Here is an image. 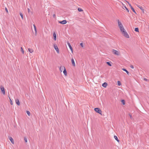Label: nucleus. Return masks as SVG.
Returning a JSON list of instances; mask_svg holds the SVG:
<instances>
[{
  "label": "nucleus",
  "mask_w": 149,
  "mask_h": 149,
  "mask_svg": "<svg viewBox=\"0 0 149 149\" xmlns=\"http://www.w3.org/2000/svg\"><path fill=\"white\" fill-rule=\"evenodd\" d=\"M53 36L54 38V39L55 40H56V35L55 32H54L53 33Z\"/></svg>",
  "instance_id": "15"
},
{
  "label": "nucleus",
  "mask_w": 149,
  "mask_h": 149,
  "mask_svg": "<svg viewBox=\"0 0 149 149\" xmlns=\"http://www.w3.org/2000/svg\"><path fill=\"white\" fill-rule=\"evenodd\" d=\"M113 53L119 56L120 55V52H118V51L114 49H113L112 50Z\"/></svg>",
  "instance_id": "4"
},
{
  "label": "nucleus",
  "mask_w": 149,
  "mask_h": 149,
  "mask_svg": "<svg viewBox=\"0 0 149 149\" xmlns=\"http://www.w3.org/2000/svg\"><path fill=\"white\" fill-rule=\"evenodd\" d=\"M15 102L16 103V104L18 106L20 105V103L19 102V99H17L15 100Z\"/></svg>",
  "instance_id": "10"
},
{
  "label": "nucleus",
  "mask_w": 149,
  "mask_h": 149,
  "mask_svg": "<svg viewBox=\"0 0 149 149\" xmlns=\"http://www.w3.org/2000/svg\"><path fill=\"white\" fill-rule=\"evenodd\" d=\"M28 49L30 53H32L33 52V50L32 49L28 48Z\"/></svg>",
  "instance_id": "18"
},
{
  "label": "nucleus",
  "mask_w": 149,
  "mask_h": 149,
  "mask_svg": "<svg viewBox=\"0 0 149 149\" xmlns=\"http://www.w3.org/2000/svg\"><path fill=\"white\" fill-rule=\"evenodd\" d=\"M119 86H120L121 85V83L120 81H118L117 82Z\"/></svg>",
  "instance_id": "29"
},
{
  "label": "nucleus",
  "mask_w": 149,
  "mask_h": 149,
  "mask_svg": "<svg viewBox=\"0 0 149 149\" xmlns=\"http://www.w3.org/2000/svg\"><path fill=\"white\" fill-rule=\"evenodd\" d=\"M107 64L109 66H111V65L110 63L109 62H106Z\"/></svg>",
  "instance_id": "27"
},
{
  "label": "nucleus",
  "mask_w": 149,
  "mask_h": 149,
  "mask_svg": "<svg viewBox=\"0 0 149 149\" xmlns=\"http://www.w3.org/2000/svg\"><path fill=\"white\" fill-rule=\"evenodd\" d=\"M26 112L29 116H30V113L29 111H26Z\"/></svg>",
  "instance_id": "25"
},
{
  "label": "nucleus",
  "mask_w": 149,
  "mask_h": 149,
  "mask_svg": "<svg viewBox=\"0 0 149 149\" xmlns=\"http://www.w3.org/2000/svg\"><path fill=\"white\" fill-rule=\"evenodd\" d=\"M122 34L125 37L128 38H129L130 36L125 30L123 31V32H122Z\"/></svg>",
  "instance_id": "1"
},
{
  "label": "nucleus",
  "mask_w": 149,
  "mask_h": 149,
  "mask_svg": "<svg viewBox=\"0 0 149 149\" xmlns=\"http://www.w3.org/2000/svg\"><path fill=\"white\" fill-rule=\"evenodd\" d=\"M24 141L26 143L27 141V139L26 138H24Z\"/></svg>",
  "instance_id": "36"
},
{
  "label": "nucleus",
  "mask_w": 149,
  "mask_h": 149,
  "mask_svg": "<svg viewBox=\"0 0 149 149\" xmlns=\"http://www.w3.org/2000/svg\"><path fill=\"white\" fill-rule=\"evenodd\" d=\"M65 67L64 66H60V71H61V72H62L63 71V70L64 69H65Z\"/></svg>",
  "instance_id": "9"
},
{
  "label": "nucleus",
  "mask_w": 149,
  "mask_h": 149,
  "mask_svg": "<svg viewBox=\"0 0 149 149\" xmlns=\"http://www.w3.org/2000/svg\"><path fill=\"white\" fill-rule=\"evenodd\" d=\"M5 10L6 11V12L8 13V9L6 8H5Z\"/></svg>",
  "instance_id": "34"
},
{
  "label": "nucleus",
  "mask_w": 149,
  "mask_h": 149,
  "mask_svg": "<svg viewBox=\"0 0 149 149\" xmlns=\"http://www.w3.org/2000/svg\"><path fill=\"white\" fill-rule=\"evenodd\" d=\"M129 116H130V118H131V119H132V115H131L130 114H129Z\"/></svg>",
  "instance_id": "37"
},
{
  "label": "nucleus",
  "mask_w": 149,
  "mask_h": 149,
  "mask_svg": "<svg viewBox=\"0 0 149 149\" xmlns=\"http://www.w3.org/2000/svg\"><path fill=\"white\" fill-rule=\"evenodd\" d=\"M127 2L128 3V4L129 5V4H131L129 2H128L127 1Z\"/></svg>",
  "instance_id": "40"
},
{
  "label": "nucleus",
  "mask_w": 149,
  "mask_h": 149,
  "mask_svg": "<svg viewBox=\"0 0 149 149\" xmlns=\"http://www.w3.org/2000/svg\"><path fill=\"white\" fill-rule=\"evenodd\" d=\"M9 140H10L11 142L12 143V144H14V140L13 138L11 137H9Z\"/></svg>",
  "instance_id": "11"
},
{
  "label": "nucleus",
  "mask_w": 149,
  "mask_h": 149,
  "mask_svg": "<svg viewBox=\"0 0 149 149\" xmlns=\"http://www.w3.org/2000/svg\"><path fill=\"white\" fill-rule=\"evenodd\" d=\"M120 29V31L121 32H123V31H124L125 30V29H124L123 26H122L121 27L119 28Z\"/></svg>",
  "instance_id": "14"
},
{
  "label": "nucleus",
  "mask_w": 149,
  "mask_h": 149,
  "mask_svg": "<svg viewBox=\"0 0 149 149\" xmlns=\"http://www.w3.org/2000/svg\"><path fill=\"white\" fill-rule=\"evenodd\" d=\"M63 73L64 74L65 76H66L67 75V71L66 70L65 68V69H64V70L63 71Z\"/></svg>",
  "instance_id": "19"
},
{
  "label": "nucleus",
  "mask_w": 149,
  "mask_h": 149,
  "mask_svg": "<svg viewBox=\"0 0 149 149\" xmlns=\"http://www.w3.org/2000/svg\"><path fill=\"white\" fill-rule=\"evenodd\" d=\"M94 110L97 113L102 114V111L99 108H96L94 109Z\"/></svg>",
  "instance_id": "2"
},
{
  "label": "nucleus",
  "mask_w": 149,
  "mask_h": 149,
  "mask_svg": "<svg viewBox=\"0 0 149 149\" xmlns=\"http://www.w3.org/2000/svg\"><path fill=\"white\" fill-rule=\"evenodd\" d=\"M130 67L132 69H133L134 68V67L133 65H131L130 66Z\"/></svg>",
  "instance_id": "35"
},
{
  "label": "nucleus",
  "mask_w": 149,
  "mask_h": 149,
  "mask_svg": "<svg viewBox=\"0 0 149 149\" xmlns=\"http://www.w3.org/2000/svg\"><path fill=\"white\" fill-rule=\"evenodd\" d=\"M78 10L79 12H82L83 11V10L80 8H78Z\"/></svg>",
  "instance_id": "24"
},
{
  "label": "nucleus",
  "mask_w": 149,
  "mask_h": 149,
  "mask_svg": "<svg viewBox=\"0 0 149 149\" xmlns=\"http://www.w3.org/2000/svg\"><path fill=\"white\" fill-rule=\"evenodd\" d=\"M80 45L82 47H84V45L83 43H81L80 44Z\"/></svg>",
  "instance_id": "32"
},
{
  "label": "nucleus",
  "mask_w": 149,
  "mask_h": 149,
  "mask_svg": "<svg viewBox=\"0 0 149 149\" xmlns=\"http://www.w3.org/2000/svg\"><path fill=\"white\" fill-rule=\"evenodd\" d=\"M123 9H124L125 10H126L127 12H129V10L127 8V7L126 6H124L123 7Z\"/></svg>",
  "instance_id": "17"
},
{
  "label": "nucleus",
  "mask_w": 149,
  "mask_h": 149,
  "mask_svg": "<svg viewBox=\"0 0 149 149\" xmlns=\"http://www.w3.org/2000/svg\"><path fill=\"white\" fill-rule=\"evenodd\" d=\"M54 47L56 51L57 52L58 54H59V49L56 45V44H54Z\"/></svg>",
  "instance_id": "5"
},
{
  "label": "nucleus",
  "mask_w": 149,
  "mask_h": 149,
  "mask_svg": "<svg viewBox=\"0 0 149 149\" xmlns=\"http://www.w3.org/2000/svg\"><path fill=\"white\" fill-rule=\"evenodd\" d=\"M137 6L139 7L141 10L143 11V12H144V10L143 9L142 6L139 5H136Z\"/></svg>",
  "instance_id": "8"
},
{
  "label": "nucleus",
  "mask_w": 149,
  "mask_h": 149,
  "mask_svg": "<svg viewBox=\"0 0 149 149\" xmlns=\"http://www.w3.org/2000/svg\"><path fill=\"white\" fill-rule=\"evenodd\" d=\"M27 10L28 13H29L30 12V9L29 8H28Z\"/></svg>",
  "instance_id": "38"
},
{
  "label": "nucleus",
  "mask_w": 149,
  "mask_h": 149,
  "mask_svg": "<svg viewBox=\"0 0 149 149\" xmlns=\"http://www.w3.org/2000/svg\"><path fill=\"white\" fill-rule=\"evenodd\" d=\"M107 84L106 82H104L102 84V86L106 88L107 86Z\"/></svg>",
  "instance_id": "13"
},
{
  "label": "nucleus",
  "mask_w": 149,
  "mask_h": 149,
  "mask_svg": "<svg viewBox=\"0 0 149 149\" xmlns=\"http://www.w3.org/2000/svg\"><path fill=\"white\" fill-rule=\"evenodd\" d=\"M33 26H34V30H35L36 33V32H37L36 27V26H35V25L34 24H33Z\"/></svg>",
  "instance_id": "22"
},
{
  "label": "nucleus",
  "mask_w": 149,
  "mask_h": 149,
  "mask_svg": "<svg viewBox=\"0 0 149 149\" xmlns=\"http://www.w3.org/2000/svg\"><path fill=\"white\" fill-rule=\"evenodd\" d=\"M10 104L12 105L13 104L10 98Z\"/></svg>",
  "instance_id": "33"
},
{
  "label": "nucleus",
  "mask_w": 149,
  "mask_h": 149,
  "mask_svg": "<svg viewBox=\"0 0 149 149\" xmlns=\"http://www.w3.org/2000/svg\"><path fill=\"white\" fill-rule=\"evenodd\" d=\"M144 80H146H146H147V79H146V78H144Z\"/></svg>",
  "instance_id": "42"
},
{
  "label": "nucleus",
  "mask_w": 149,
  "mask_h": 149,
  "mask_svg": "<svg viewBox=\"0 0 149 149\" xmlns=\"http://www.w3.org/2000/svg\"><path fill=\"white\" fill-rule=\"evenodd\" d=\"M114 138H115V139L118 142L119 141L118 140V137H117V136H114Z\"/></svg>",
  "instance_id": "23"
},
{
  "label": "nucleus",
  "mask_w": 149,
  "mask_h": 149,
  "mask_svg": "<svg viewBox=\"0 0 149 149\" xmlns=\"http://www.w3.org/2000/svg\"><path fill=\"white\" fill-rule=\"evenodd\" d=\"M122 70L124 71H125L127 73V74H129V72L125 68H122Z\"/></svg>",
  "instance_id": "21"
},
{
  "label": "nucleus",
  "mask_w": 149,
  "mask_h": 149,
  "mask_svg": "<svg viewBox=\"0 0 149 149\" xmlns=\"http://www.w3.org/2000/svg\"><path fill=\"white\" fill-rule=\"evenodd\" d=\"M129 6L130 7L131 9L133 11L134 13H135L136 14V13L134 9L133 8V7L132 6L131 4H129Z\"/></svg>",
  "instance_id": "12"
},
{
  "label": "nucleus",
  "mask_w": 149,
  "mask_h": 149,
  "mask_svg": "<svg viewBox=\"0 0 149 149\" xmlns=\"http://www.w3.org/2000/svg\"><path fill=\"white\" fill-rule=\"evenodd\" d=\"M122 4L123 5H124L123 4V3H122Z\"/></svg>",
  "instance_id": "43"
},
{
  "label": "nucleus",
  "mask_w": 149,
  "mask_h": 149,
  "mask_svg": "<svg viewBox=\"0 0 149 149\" xmlns=\"http://www.w3.org/2000/svg\"><path fill=\"white\" fill-rule=\"evenodd\" d=\"M118 25L119 28L121 27L122 26V27L123 26L121 22L118 19Z\"/></svg>",
  "instance_id": "6"
},
{
  "label": "nucleus",
  "mask_w": 149,
  "mask_h": 149,
  "mask_svg": "<svg viewBox=\"0 0 149 149\" xmlns=\"http://www.w3.org/2000/svg\"><path fill=\"white\" fill-rule=\"evenodd\" d=\"M21 51L22 52V53L23 54H24V51L23 49L22 48V47H21Z\"/></svg>",
  "instance_id": "30"
},
{
  "label": "nucleus",
  "mask_w": 149,
  "mask_h": 149,
  "mask_svg": "<svg viewBox=\"0 0 149 149\" xmlns=\"http://www.w3.org/2000/svg\"><path fill=\"white\" fill-rule=\"evenodd\" d=\"M0 88L1 91V92L3 93V94L4 95H5V91L3 86H0Z\"/></svg>",
  "instance_id": "3"
},
{
  "label": "nucleus",
  "mask_w": 149,
  "mask_h": 149,
  "mask_svg": "<svg viewBox=\"0 0 149 149\" xmlns=\"http://www.w3.org/2000/svg\"><path fill=\"white\" fill-rule=\"evenodd\" d=\"M62 24H65L66 23L67 21L66 20H63L62 21Z\"/></svg>",
  "instance_id": "20"
},
{
  "label": "nucleus",
  "mask_w": 149,
  "mask_h": 149,
  "mask_svg": "<svg viewBox=\"0 0 149 149\" xmlns=\"http://www.w3.org/2000/svg\"><path fill=\"white\" fill-rule=\"evenodd\" d=\"M67 44H68V46H69L71 50V51L72 52V53L73 52V49H72V48L71 46L70 43L69 42H68Z\"/></svg>",
  "instance_id": "7"
},
{
  "label": "nucleus",
  "mask_w": 149,
  "mask_h": 149,
  "mask_svg": "<svg viewBox=\"0 0 149 149\" xmlns=\"http://www.w3.org/2000/svg\"><path fill=\"white\" fill-rule=\"evenodd\" d=\"M59 22L61 24H62V21H59Z\"/></svg>",
  "instance_id": "39"
},
{
  "label": "nucleus",
  "mask_w": 149,
  "mask_h": 149,
  "mask_svg": "<svg viewBox=\"0 0 149 149\" xmlns=\"http://www.w3.org/2000/svg\"><path fill=\"white\" fill-rule=\"evenodd\" d=\"M71 61H72V65L74 66H75V63H74V59L73 58H72L71 59Z\"/></svg>",
  "instance_id": "16"
},
{
  "label": "nucleus",
  "mask_w": 149,
  "mask_h": 149,
  "mask_svg": "<svg viewBox=\"0 0 149 149\" xmlns=\"http://www.w3.org/2000/svg\"><path fill=\"white\" fill-rule=\"evenodd\" d=\"M121 102H122V103H123V104H125V101L124 100H121Z\"/></svg>",
  "instance_id": "31"
},
{
  "label": "nucleus",
  "mask_w": 149,
  "mask_h": 149,
  "mask_svg": "<svg viewBox=\"0 0 149 149\" xmlns=\"http://www.w3.org/2000/svg\"><path fill=\"white\" fill-rule=\"evenodd\" d=\"M55 16H56L55 15V14H54V15H53V17H55Z\"/></svg>",
  "instance_id": "41"
},
{
  "label": "nucleus",
  "mask_w": 149,
  "mask_h": 149,
  "mask_svg": "<svg viewBox=\"0 0 149 149\" xmlns=\"http://www.w3.org/2000/svg\"><path fill=\"white\" fill-rule=\"evenodd\" d=\"M20 15L21 17H22V19H23V15L21 13H20Z\"/></svg>",
  "instance_id": "26"
},
{
  "label": "nucleus",
  "mask_w": 149,
  "mask_h": 149,
  "mask_svg": "<svg viewBox=\"0 0 149 149\" xmlns=\"http://www.w3.org/2000/svg\"><path fill=\"white\" fill-rule=\"evenodd\" d=\"M135 31L136 32H139V28H135Z\"/></svg>",
  "instance_id": "28"
}]
</instances>
